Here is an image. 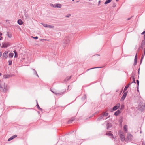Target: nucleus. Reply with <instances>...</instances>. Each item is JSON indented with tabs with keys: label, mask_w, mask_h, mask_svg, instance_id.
I'll list each match as a JSON object with an SVG mask.
<instances>
[{
	"label": "nucleus",
	"mask_w": 145,
	"mask_h": 145,
	"mask_svg": "<svg viewBox=\"0 0 145 145\" xmlns=\"http://www.w3.org/2000/svg\"><path fill=\"white\" fill-rule=\"evenodd\" d=\"M142 145H145V143L144 142H142Z\"/></svg>",
	"instance_id": "de8ad7c7"
},
{
	"label": "nucleus",
	"mask_w": 145,
	"mask_h": 145,
	"mask_svg": "<svg viewBox=\"0 0 145 145\" xmlns=\"http://www.w3.org/2000/svg\"><path fill=\"white\" fill-rule=\"evenodd\" d=\"M8 65H11L12 64V61L11 60H9L8 61Z\"/></svg>",
	"instance_id": "72a5a7b5"
},
{
	"label": "nucleus",
	"mask_w": 145,
	"mask_h": 145,
	"mask_svg": "<svg viewBox=\"0 0 145 145\" xmlns=\"http://www.w3.org/2000/svg\"><path fill=\"white\" fill-rule=\"evenodd\" d=\"M86 99V96L85 95L84 97L82 98V99L84 100Z\"/></svg>",
	"instance_id": "37998d69"
},
{
	"label": "nucleus",
	"mask_w": 145,
	"mask_h": 145,
	"mask_svg": "<svg viewBox=\"0 0 145 145\" xmlns=\"http://www.w3.org/2000/svg\"><path fill=\"white\" fill-rule=\"evenodd\" d=\"M133 137V136L131 134H128L127 136V138L129 141L131 140Z\"/></svg>",
	"instance_id": "20e7f679"
},
{
	"label": "nucleus",
	"mask_w": 145,
	"mask_h": 145,
	"mask_svg": "<svg viewBox=\"0 0 145 145\" xmlns=\"http://www.w3.org/2000/svg\"><path fill=\"white\" fill-rule=\"evenodd\" d=\"M14 54H15L14 57H18L17 52L15 50L14 51Z\"/></svg>",
	"instance_id": "c756f323"
},
{
	"label": "nucleus",
	"mask_w": 145,
	"mask_h": 145,
	"mask_svg": "<svg viewBox=\"0 0 145 145\" xmlns=\"http://www.w3.org/2000/svg\"><path fill=\"white\" fill-rule=\"evenodd\" d=\"M10 77V76L9 75H4L3 76V78H8Z\"/></svg>",
	"instance_id": "412c9836"
},
{
	"label": "nucleus",
	"mask_w": 145,
	"mask_h": 145,
	"mask_svg": "<svg viewBox=\"0 0 145 145\" xmlns=\"http://www.w3.org/2000/svg\"><path fill=\"white\" fill-rule=\"evenodd\" d=\"M2 35V33H1V32H0V36H1V35Z\"/></svg>",
	"instance_id": "4d7b16f0"
},
{
	"label": "nucleus",
	"mask_w": 145,
	"mask_h": 145,
	"mask_svg": "<svg viewBox=\"0 0 145 145\" xmlns=\"http://www.w3.org/2000/svg\"><path fill=\"white\" fill-rule=\"evenodd\" d=\"M69 38L68 37H66L64 40V43L67 44L69 42Z\"/></svg>",
	"instance_id": "423d86ee"
},
{
	"label": "nucleus",
	"mask_w": 145,
	"mask_h": 145,
	"mask_svg": "<svg viewBox=\"0 0 145 145\" xmlns=\"http://www.w3.org/2000/svg\"><path fill=\"white\" fill-rule=\"evenodd\" d=\"M37 105L36 106H37V108L38 109H39V110H41V111H42V108H40V107L39 106V105H38V103H37Z\"/></svg>",
	"instance_id": "393cba45"
},
{
	"label": "nucleus",
	"mask_w": 145,
	"mask_h": 145,
	"mask_svg": "<svg viewBox=\"0 0 145 145\" xmlns=\"http://www.w3.org/2000/svg\"><path fill=\"white\" fill-rule=\"evenodd\" d=\"M131 84V83H129L128 85H126L124 89V92L125 91L127 90L128 88L129 87L130 85Z\"/></svg>",
	"instance_id": "ddd939ff"
},
{
	"label": "nucleus",
	"mask_w": 145,
	"mask_h": 145,
	"mask_svg": "<svg viewBox=\"0 0 145 145\" xmlns=\"http://www.w3.org/2000/svg\"><path fill=\"white\" fill-rule=\"evenodd\" d=\"M124 131L125 132H127V126L126 125H125L123 127Z\"/></svg>",
	"instance_id": "a211bd4d"
},
{
	"label": "nucleus",
	"mask_w": 145,
	"mask_h": 145,
	"mask_svg": "<svg viewBox=\"0 0 145 145\" xmlns=\"http://www.w3.org/2000/svg\"><path fill=\"white\" fill-rule=\"evenodd\" d=\"M137 60H134V61L133 65L134 66L135 65L137 64Z\"/></svg>",
	"instance_id": "c9c22d12"
},
{
	"label": "nucleus",
	"mask_w": 145,
	"mask_h": 145,
	"mask_svg": "<svg viewBox=\"0 0 145 145\" xmlns=\"http://www.w3.org/2000/svg\"><path fill=\"white\" fill-rule=\"evenodd\" d=\"M7 35L9 38H11L12 37V34L10 32H7Z\"/></svg>",
	"instance_id": "4468645a"
},
{
	"label": "nucleus",
	"mask_w": 145,
	"mask_h": 145,
	"mask_svg": "<svg viewBox=\"0 0 145 145\" xmlns=\"http://www.w3.org/2000/svg\"><path fill=\"white\" fill-rule=\"evenodd\" d=\"M2 75V74L1 73H0V76H1Z\"/></svg>",
	"instance_id": "69168bd1"
},
{
	"label": "nucleus",
	"mask_w": 145,
	"mask_h": 145,
	"mask_svg": "<svg viewBox=\"0 0 145 145\" xmlns=\"http://www.w3.org/2000/svg\"><path fill=\"white\" fill-rule=\"evenodd\" d=\"M71 76L67 77L65 79V81H67L68 80L71 78Z\"/></svg>",
	"instance_id": "cd10ccee"
},
{
	"label": "nucleus",
	"mask_w": 145,
	"mask_h": 145,
	"mask_svg": "<svg viewBox=\"0 0 145 145\" xmlns=\"http://www.w3.org/2000/svg\"><path fill=\"white\" fill-rule=\"evenodd\" d=\"M145 45V41L144 40H142L141 42V48L143 49V48L144 47Z\"/></svg>",
	"instance_id": "9d476101"
},
{
	"label": "nucleus",
	"mask_w": 145,
	"mask_h": 145,
	"mask_svg": "<svg viewBox=\"0 0 145 145\" xmlns=\"http://www.w3.org/2000/svg\"><path fill=\"white\" fill-rule=\"evenodd\" d=\"M120 113V111L119 110H118L117 111L115 112L114 115L116 116H118Z\"/></svg>",
	"instance_id": "4be33fe9"
},
{
	"label": "nucleus",
	"mask_w": 145,
	"mask_h": 145,
	"mask_svg": "<svg viewBox=\"0 0 145 145\" xmlns=\"http://www.w3.org/2000/svg\"><path fill=\"white\" fill-rule=\"evenodd\" d=\"M140 47H139V48H138V51H139V49H140Z\"/></svg>",
	"instance_id": "e2e57ef3"
},
{
	"label": "nucleus",
	"mask_w": 145,
	"mask_h": 145,
	"mask_svg": "<svg viewBox=\"0 0 145 145\" xmlns=\"http://www.w3.org/2000/svg\"><path fill=\"white\" fill-rule=\"evenodd\" d=\"M3 37L1 36H0V40H1L2 39Z\"/></svg>",
	"instance_id": "8fccbe9b"
},
{
	"label": "nucleus",
	"mask_w": 145,
	"mask_h": 145,
	"mask_svg": "<svg viewBox=\"0 0 145 145\" xmlns=\"http://www.w3.org/2000/svg\"><path fill=\"white\" fill-rule=\"evenodd\" d=\"M127 92H126L124 93L123 95V96L121 98V101H123L127 95Z\"/></svg>",
	"instance_id": "0eeeda50"
},
{
	"label": "nucleus",
	"mask_w": 145,
	"mask_h": 145,
	"mask_svg": "<svg viewBox=\"0 0 145 145\" xmlns=\"http://www.w3.org/2000/svg\"><path fill=\"white\" fill-rule=\"evenodd\" d=\"M131 18H128L127 20H129L131 19Z\"/></svg>",
	"instance_id": "6e6d98bb"
},
{
	"label": "nucleus",
	"mask_w": 145,
	"mask_h": 145,
	"mask_svg": "<svg viewBox=\"0 0 145 145\" xmlns=\"http://www.w3.org/2000/svg\"><path fill=\"white\" fill-rule=\"evenodd\" d=\"M139 70H140V68L138 69V74L139 73Z\"/></svg>",
	"instance_id": "680f3d73"
},
{
	"label": "nucleus",
	"mask_w": 145,
	"mask_h": 145,
	"mask_svg": "<svg viewBox=\"0 0 145 145\" xmlns=\"http://www.w3.org/2000/svg\"><path fill=\"white\" fill-rule=\"evenodd\" d=\"M103 115L104 116H108V113L105 112L103 113Z\"/></svg>",
	"instance_id": "a878e982"
},
{
	"label": "nucleus",
	"mask_w": 145,
	"mask_h": 145,
	"mask_svg": "<svg viewBox=\"0 0 145 145\" xmlns=\"http://www.w3.org/2000/svg\"><path fill=\"white\" fill-rule=\"evenodd\" d=\"M50 5L51 7L55 8V4H50Z\"/></svg>",
	"instance_id": "ea45409f"
},
{
	"label": "nucleus",
	"mask_w": 145,
	"mask_h": 145,
	"mask_svg": "<svg viewBox=\"0 0 145 145\" xmlns=\"http://www.w3.org/2000/svg\"><path fill=\"white\" fill-rule=\"evenodd\" d=\"M131 77L133 79V82L131 83V84L132 83H134L135 84L136 83H135V78L134 76H133V75H132V76Z\"/></svg>",
	"instance_id": "5701e85b"
},
{
	"label": "nucleus",
	"mask_w": 145,
	"mask_h": 145,
	"mask_svg": "<svg viewBox=\"0 0 145 145\" xmlns=\"http://www.w3.org/2000/svg\"><path fill=\"white\" fill-rule=\"evenodd\" d=\"M119 134L121 140L122 142L124 141L125 139V136L123 135V133L120 131L119 132Z\"/></svg>",
	"instance_id": "f257e3e1"
},
{
	"label": "nucleus",
	"mask_w": 145,
	"mask_h": 145,
	"mask_svg": "<svg viewBox=\"0 0 145 145\" xmlns=\"http://www.w3.org/2000/svg\"><path fill=\"white\" fill-rule=\"evenodd\" d=\"M118 108L117 106H115L112 109L113 110L115 111Z\"/></svg>",
	"instance_id": "7c9ffc66"
},
{
	"label": "nucleus",
	"mask_w": 145,
	"mask_h": 145,
	"mask_svg": "<svg viewBox=\"0 0 145 145\" xmlns=\"http://www.w3.org/2000/svg\"><path fill=\"white\" fill-rule=\"evenodd\" d=\"M47 27L50 28H53L54 27V26L52 25H48Z\"/></svg>",
	"instance_id": "2f4dec72"
},
{
	"label": "nucleus",
	"mask_w": 145,
	"mask_h": 145,
	"mask_svg": "<svg viewBox=\"0 0 145 145\" xmlns=\"http://www.w3.org/2000/svg\"><path fill=\"white\" fill-rule=\"evenodd\" d=\"M106 135L109 136H113V134L111 133V131H110L108 133H106Z\"/></svg>",
	"instance_id": "bb28decb"
},
{
	"label": "nucleus",
	"mask_w": 145,
	"mask_h": 145,
	"mask_svg": "<svg viewBox=\"0 0 145 145\" xmlns=\"http://www.w3.org/2000/svg\"><path fill=\"white\" fill-rule=\"evenodd\" d=\"M71 15L70 14H68V15L65 16V17L68 18Z\"/></svg>",
	"instance_id": "c03bdc74"
},
{
	"label": "nucleus",
	"mask_w": 145,
	"mask_h": 145,
	"mask_svg": "<svg viewBox=\"0 0 145 145\" xmlns=\"http://www.w3.org/2000/svg\"><path fill=\"white\" fill-rule=\"evenodd\" d=\"M61 61H60V63H58V64L60 66H63V65H62L61 64Z\"/></svg>",
	"instance_id": "a18cd8bd"
},
{
	"label": "nucleus",
	"mask_w": 145,
	"mask_h": 145,
	"mask_svg": "<svg viewBox=\"0 0 145 145\" xmlns=\"http://www.w3.org/2000/svg\"><path fill=\"white\" fill-rule=\"evenodd\" d=\"M17 22L19 25H21L22 24V22L21 19H19L17 21Z\"/></svg>",
	"instance_id": "f3484780"
},
{
	"label": "nucleus",
	"mask_w": 145,
	"mask_h": 145,
	"mask_svg": "<svg viewBox=\"0 0 145 145\" xmlns=\"http://www.w3.org/2000/svg\"><path fill=\"white\" fill-rule=\"evenodd\" d=\"M13 139V138L12 137H11L10 138H9L8 139V141H11V140H12Z\"/></svg>",
	"instance_id": "58836bf2"
},
{
	"label": "nucleus",
	"mask_w": 145,
	"mask_h": 145,
	"mask_svg": "<svg viewBox=\"0 0 145 145\" xmlns=\"http://www.w3.org/2000/svg\"><path fill=\"white\" fill-rule=\"evenodd\" d=\"M112 1V0H106V1L105 2L104 4L106 5L110 2Z\"/></svg>",
	"instance_id": "b1692460"
},
{
	"label": "nucleus",
	"mask_w": 145,
	"mask_h": 145,
	"mask_svg": "<svg viewBox=\"0 0 145 145\" xmlns=\"http://www.w3.org/2000/svg\"><path fill=\"white\" fill-rule=\"evenodd\" d=\"M50 90H51V91L52 92V91H52V90H51V89H50Z\"/></svg>",
	"instance_id": "774afa93"
},
{
	"label": "nucleus",
	"mask_w": 145,
	"mask_h": 145,
	"mask_svg": "<svg viewBox=\"0 0 145 145\" xmlns=\"http://www.w3.org/2000/svg\"><path fill=\"white\" fill-rule=\"evenodd\" d=\"M137 91L138 92H139V90L138 89V87H137Z\"/></svg>",
	"instance_id": "5fc2aeb1"
},
{
	"label": "nucleus",
	"mask_w": 145,
	"mask_h": 145,
	"mask_svg": "<svg viewBox=\"0 0 145 145\" xmlns=\"http://www.w3.org/2000/svg\"><path fill=\"white\" fill-rule=\"evenodd\" d=\"M145 33V31H144L141 33V34L143 35Z\"/></svg>",
	"instance_id": "3c124183"
},
{
	"label": "nucleus",
	"mask_w": 145,
	"mask_h": 145,
	"mask_svg": "<svg viewBox=\"0 0 145 145\" xmlns=\"http://www.w3.org/2000/svg\"><path fill=\"white\" fill-rule=\"evenodd\" d=\"M62 5L59 3H56L55 4V8H61L62 7Z\"/></svg>",
	"instance_id": "1a4fd4ad"
},
{
	"label": "nucleus",
	"mask_w": 145,
	"mask_h": 145,
	"mask_svg": "<svg viewBox=\"0 0 145 145\" xmlns=\"http://www.w3.org/2000/svg\"><path fill=\"white\" fill-rule=\"evenodd\" d=\"M138 106L140 110L142 111L145 108V103L142 106L140 105Z\"/></svg>",
	"instance_id": "7ed1b4c3"
},
{
	"label": "nucleus",
	"mask_w": 145,
	"mask_h": 145,
	"mask_svg": "<svg viewBox=\"0 0 145 145\" xmlns=\"http://www.w3.org/2000/svg\"><path fill=\"white\" fill-rule=\"evenodd\" d=\"M32 69V70L33 71V73L35 75H36L38 77H39V76L38 75L36 70L34 69Z\"/></svg>",
	"instance_id": "dca6fc26"
},
{
	"label": "nucleus",
	"mask_w": 145,
	"mask_h": 145,
	"mask_svg": "<svg viewBox=\"0 0 145 145\" xmlns=\"http://www.w3.org/2000/svg\"><path fill=\"white\" fill-rule=\"evenodd\" d=\"M17 136V135H15L13 136H12V137L13 138V139L15 138V137H16Z\"/></svg>",
	"instance_id": "a19ab883"
},
{
	"label": "nucleus",
	"mask_w": 145,
	"mask_h": 145,
	"mask_svg": "<svg viewBox=\"0 0 145 145\" xmlns=\"http://www.w3.org/2000/svg\"><path fill=\"white\" fill-rule=\"evenodd\" d=\"M100 3V1H99V2H98V3H99V5Z\"/></svg>",
	"instance_id": "13d9d810"
},
{
	"label": "nucleus",
	"mask_w": 145,
	"mask_h": 145,
	"mask_svg": "<svg viewBox=\"0 0 145 145\" xmlns=\"http://www.w3.org/2000/svg\"><path fill=\"white\" fill-rule=\"evenodd\" d=\"M103 67H93V68H90V69H88L87 70H86V71H88L91 70V69H96V68H102Z\"/></svg>",
	"instance_id": "6ab92c4d"
},
{
	"label": "nucleus",
	"mask_w": 145,
	"mask_h": 145,
	"mask_svg": "<svg viewBox=\"0 0 145 145\" xmlns=\"http://www.w3.org/2000/svg\"><path fill=\"white\" fill-rule=\"evenodd\" d=\"M103 117H104V116H103V114H102L101 115V116H100V117L98 118H97V121H99L101 119H103V120H104V118H103Z\"/></svg>",
	"instance_id": "f8f14e48"
},
{
	"label": "nucleus",
	"mask_w": 145,
	"mask_h": 145,
	"mask_svg": "<svg viewBox=\"0 0 145 145\" xmlns=\"http://www.w3.org/2000/svg\"><path fill=\"white\" fill-rule=\"evenodd\" d=\"M7 54L8 52H6V51L4 52L3 54V57L5 58V59L7 58L8 57Z\"/></svg>",
	"instance_id": "6e6552de"
},
{
	"label": "nucleus",
	"mask_w": 145,
	"mask_h": 145,
	"mask_svg": "<svg viewBox=\"0 0 145 145\" xmlns=\"http://www.w3.org/2000/svg\"><path fill=\"white\" fill-rule=\"evenodd\" d=\"M136 82H137V87H138V88L139 87V81L138 80H136Z\"/></svg>",
	"instance_id": "473e14b6"
},
{
	"label": "nucleus",
	"mask_w": 145,
	"mask_h": 145,
	"mask_svg": "<svg viewBox=\"0 0 145 145\" xmlns=\"http://www.w3.org/2000/svg\"><path fill=\"white\" fill-rule=\"evenodd\" d=\"M25 16H26V18H27V14H25Z\"/></svg>",
	"instance_id": "603ef678"
},
{
	"label": "nucleus",
	"mask_w": 145,
	"mask_h": 145,
	"mask_svg": "<svg viewBox=\"0 0 145 145\" xmlns=\"http://www.w3.org/2000/svg\"><path fill=\"white\" fill-rule=\"evenodd\" d=\"M5 84L4 83L0 81V88H4V89H3V91L4 92H5L7 91L6 86H5Z\"/></svg>",
	"instance_id": "f03ea898"
},
{
	"label": "nucleus",
	"mask_w": 145,
	"mask_h": 145,
	"mask_svg": "<svg viewBox=\"0 0 145 145\" xmlns=\"http://www.w3.org/2000/svg\"><path fill=\"white\" fill-rule=\"evenodd\" d=\"M115 4H114V6H113V7H115Z\"/></svg>",
	"instance_id": "0e129e2a"
},
{
	"label": "nucleus",
	"mask_w": 145,
	"mask_h": 145,
	"mask_svg": "<svg viewBox=\"0 0 145 145\" xmlns=\"http://www.w3.org/2000/svg\"><path fill=\"white\" fill-rule=\"evenodd\" d=\"M14 56V54L12 53H10L8 55V57L9 58H12Z\"/></svg>",
	"instance_id": "aec40b11"
},
{
	"label": "nucleus",
	"mask_w": 145,
	"mask_h": 145,
	"mask_svg": "<svg viewBox=\"0 0 145 145\" xmlns=\"http://www.w3.org/2000/svg\"><path fill=\"white\" fill-rule=\"evenodd\" d=\"M6 21L8 23L9 22V20H7Z\"/></svg>",
	"instance_id": "09e8293b"
},
{
	"label": "nucleus",
	"mask_w": 145,
	"mask_h": 145,
	"mask_svg": "<svg viewBox=\"0 0 145 145\" xmlns=\"http://www.w3.org/2000/svg\"><path fill=\"white\" fill-rule=\"evenodd\" d=\"M2 55V53L1 52H0V57Z\"/></svg>",
	"instance_id": "864d4df0"
},
{
	"label": "nucleus",
	"mask_w": 145,
	"mask_h": 145,
	"mask_svg": "<svg viewBox=\"0 0 145 145\" xmlns=\"http://www.w3.org/2000/svg\"><path fill=\"white\" fill-rule=\"evenodd\" d=\"M42 24L43 25V26L45 27H47L48 25L47 24Z\"/></svg>",
	"instance_id": "e433bc0d"
},
{
	"label": "nucleus",
	"mask_w": 145,
	"mask_h": 145,
	"mask_svg": "<svg viewBox=\"0 0 145 145\" xmlns=\"http://www.w3.org/2000/svg\"><path fill=\"white\" fill-rule=\"evenodd\" d=\"M144 40H145V34L144 36Z\"/></svg>",
	"instance_id": "bf43d9fd"
},
{
	"label": "nucleus",
	"mask_w": 145,
	"mask_h": 145,
	"mask_svg": "<svg viewBox=\"0 0 145 145\" xmlns=\"http://www.w3.org/2000/svg\"><path fill=\"white\" fill-rule=\"evenodd\" d=\"M74 120V118H72L70 120H69L68 122V124H70Z\"/></svg>",
	"instance_id": "2eb2a0df"
},
{
	"label": "nucleus",
	"mask_w": 145,
	"mask_h": 145,
	"mask_svg": "<svg viewBox=\"0 0 145 145\" xmlns=\"http://www.w3.org/2000/svg\"><path fill=\"white\" fill-rule=\"evenodd\" d=\"M33 38L35 39H38V37L37 36L34 37Z\"/></svg>",
	"instance_id": "49530a36"
},
{
	"label": "nucleus",
	"mask_w": 145,
	"mask_h": 145,
	"mask_svg": "<svg viewBox=\"0 0 145 145\" xmlns=\"http://www.w3.org/2000/svg\"><path fill=\"white\" fill-rule=\"evenodd\" d=\"M108 118V117H107V118H106L105 119H106H106H107Z\"/></svg>",
	"instance_id": "338daca9"
},
{
	"label": "nucleus",
	"mask_w": 145,
	"mask_h": 145,
	"mask_svg": "<svg viewBox=\"0 0 145 145\" xmlns=\"http://www.w3.org/2000/svg\"><path fill=\"white\" fill-rule=\"evenodd\" d=\"M137 53H136L135 58V60H137Z\"/></svg>",
	"instance_id": "f704fd0d"
},
{
	"label": "nucleus",
	"mask_w": 145,
	"mask_h": 145,
	"mask_svg": "<svg viewBox=\"0 0 145 145\" xmlns=\"http://www.w3.org/2000/svg\"><path fill=\"white\" fill-rule=\"evenodd\" d=\"M107 126V129H108L109 128L111 127L110 124L109 123H108L106 125Z\"/></svg>",
	"instance_id": "c85d7f7f"
},
{
	"label": "nucleus",
	"mask_w": 145,
	"mask_h": 145,
	"mask_svg": "<svg viewBox=\"0 0 145 145\" xmlns=\"http://www.w3.org/2000/svg\"><path fill=\"white\" fill-rule=\"evenodd\" d=\"M54 93L56 95L59 96L60 95H62L64 94L63 93L61 92V93H56L54 92V91H52V92Z\"/></svg>",
	"instance_id": "9b49d317"
},
{
	"label": "nucleus",
	"mask_w": 145,
	"mask_h": 145,
	"mask_svg": "<svg viewBox=\"0 0 145 145\" xmlns=\"http://www.w3.org/2000/svg\"><path fill=\"white\" fill-rule=\"evenodd\" d=\"M116 106H117L118 108L120 106V104L119 103H118L116 104Z\"/></svg>",
	"instance_id": "4c0bfd02"
},
{
	"label": "nucleus",
	"mask_w": 145,
	"mask_h": 145,
	"mask_svg": "<svg viewBox=\"0 0 145 145\" xmlns=\"http://www.w3.org/2000/svg\"><path fill=\"white\" fill-rule=\"evenodd\" d=\"M10 44L7 43H3L2 47V48H7V47L9 46Z\"/></svg>",
	"instance_id": "39448f33"
},
{
	"label": "nucleus",
	"mask_w": 145,
	"mask_h": 145,
	"mask_svg": "<svg viewBox=\"0 0 145 145\" xmlns=\"http://www.w3.org/2000/svg\"><path fill=\"white\" fill-rule=\"evenodd\" d=\"M143 58H144L143 56H142V57H141V60H140V64L141 63L142 61V59H143Z\"/></svg>",
	"instance_id": "79ce46f5"
},
{
	"label": "nucleus",
	"mask_w": 145,
	"mask_h": 145,
	"mask_svg": "<svg viewBox=\"0 0 145 145\" xmlns=\"http://www.w3.org/2000/svg\"><path fill=\"white\" fill-rule=\"evenodd\" d=\"M122 122V120H121V121H120V123H121Z\"/></svg>",
	"instance_id": "052dcab7"
}]
</instances>
